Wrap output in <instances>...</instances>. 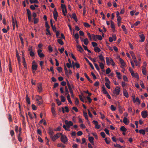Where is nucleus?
Here are the masks:
<instances>
[{"label":"nucleus","instance_id":"35","mask_svg":"<svg viewBox=\"0 0 148 148\" xmlns=\"http://www.w3.org/2000/svg\"><path fill=\"white\" fill-rule=\"evenodd\" d=\"M94 51L96 52H99L101 51V50L99 47H96L94 48Z\"/></svg>","mask_w":148,"mask_h":148},{"label":"nucleus","instance_id":"62","mask_svg":"<svg viewBox=\"0 0 148 148\" xmlns=\"http://www.w3.org/2000/svg\"><path fill=\"white\" fill-rule=\"evenodd\" d=\"M77 136H80L82 135L83 133L81 131H79L77 132Z\"/></svg>","mask_w":148,"mask_h":148},{"label":"nucleus","instance_id":"3","mask_svg":"<svg viewBox=\"0 0 148 148\" xmlns=\"http://www.w3.org/2000/svg\"><path fill=\"white\" fill-rule=\"evenodd\" d=\"M61 8L62 9V12L64 16H66L67 13V10L66 7L65 5L62 4H61Z\"/></svg>","mask_w":148,"mask_h":148},{"label":"nucleus","instance_id":"5","mask_svg":"<svg viewBox=\"0 0 148 148\" xmlns=\"http://www.w3.org/2000/svg\"><path fill=\"white\" fill-rule=\"evenodd\" d=\"M64 123H65L66 126H67V128L68 129L70 128V127L73 125V123L71 121H68L66 120L64 121Z\"/></svg>","mask_w":148,"mask_h":148},{"label":"nucleus","instance_id":"52","mask_svg":"<svg viewBox=\"0 0 148 148\" xmlns=\"http://www.w3.org/2000/svg\"><path fill=\"white\" fill-rule=\"evenodd\" d=\"M110 83H106L105 84L107 88L108 89H110Z\"/></svg>","mask_w":148,"mask_h":148},{"label":"nucleus","instance_id":"10","mask_svg":"<svg viewBox=\"0 0 148 148\" xmlns=\"http://www.w3.org/2000/svg\"><path fill=\"white\" fill-rule=\"evenodd\" d=\"M133 101L134 103H135L136 102L138 103V104H140V101L139 100L138 98H135V96H133Z\"/></svg>","mask_w":148,"mask_h":148},{"label":"nucleus","instance_id":"4","mask_svg":"<svg viewBox=\"0 0 148 148\" xmlns=\"http://www.w3.org/2000/svg\"><path fill=\"white\" fill-rule=\"evenodd\" d=\"M60 134L57 133L54 136H53V135H51L50 136V138L51 139H52V141L54 142L57 139L60 137Z\"/></svg>","mask_w":148,"mask_h":148},{"label":"nucleus","instance_id":"44","mask_svg":"<svg viewBox=\"0 0 148 148\" xmlns=\"http://www.w3.org/2000/svg\"><path fill=\"white\" fill-rule=\"evenodd\" d=\"M83 24L84 26L87 28L89 27L90 26L89 24L86 23H84Z\"/></svg>","mask_w":148,"mask_h":148},{"label":"nucleus","instance_id":"55","mask_svg":"<svg viewBox=\"0 0 148 148\" xmlns=\"http://www.w3.org/2000/svg\"><path fill=\"white\" fill-rule=\"evenodd\" d=\"M8 66H9V70L10 72V73H12V68H11V67L10 62Z\"/></svg>","mask_w":148,"mask_h":148},{"label":"nucleus","instance_id":"56","mask_svg":"<svg viewBox=\"0 0 148 148\" xmlns=\"http://www.w3.org/2000/svg\"><path fill=\"white\" fill-rule=\"evenodd\" d=\"M74 37H75V39H78L79 38V35L77 33H76L75 35H74Z\"/></svg>","mask_w":148,"mask_h":148},{"label":"nucleus","instance_id":"1","mask_svg":"<svg viewBox=\"0 0 148 148\" xmlns=\"http://www.w3.org/2000/svg\"><path fill=\"white\" fill-rule=\"evenodd\" d=\"M106 60L107 65L109 66L111 64L112 66H114L115 65L113 60L111 58H109L108 57H106Z\"/></svg>","mask_w":148,"mask_h":148},{"label":"nucleus","instance_id":"6","mask_svg":"<svg viewBox=\"0 0 148 148\" xmlns=\"http://www.w3.org/2000/svg\"><path fill=\"white\" fill-rule=\"evenodd\" d=\"M66 82H67V86L70 94L73 93V91L72 90V88H71V86L69 83V82L68 81V79L66 80Z\"/></svg>","mask_w":148,"mask_h":148},{"label":"nucleus","instance_id":"54","mask_svg":"<svg viewBox=\"0 0 148 148\" xmlns=\"http://www.w3.org/2000/svg\"><path fill=\"white\" fill-rule=\"evenodd\" d=\"M79 98L80 99L81 101L82 102L84 103L85 102V101H84V99L82 98V96L81 95H79Z\"/></svg>","mask_w":148,"mask_h":148},{"label":"nucleus","instance_id":"51","mask_svg":"<svg viewBox=\"0 0 148 148\" xmlns=\"http://www.w3.org/2000/svg\"><path fill=\"white\" fill-rule=\"evenodd\" d=\"M110 109L112 111H114L116 110V108L113 105H112L110 107Z\"/></svg>","mask_w":148,"mask_h":148},{"label":"nucleus","instance_id":"23","mask_svg":"<svg viewBox=\"0 0 148 148\" xmlns=\"http://www.w3.org/2000/svg\"><path fill=\"white\" fill-rule=\"evenodd\" d=\"M42 90V85L41 83L39 84L38 86V91L39 92H41Z\"/></svg>","mask_w":148,"mask_h":148},{"label":"nucleus","instance_id":"24","mask_svg":"<svg viewBox=\"0 0 148 148\" xmlns=\"http://www.w3.org/2000/svg\"><path fill=\"white\" fill-rule=\"evenodd\" d=\"M117 75L118 78L119 79H121V75L120 73L117 72V70L115 71Z\"/></svg>","mask_w":148,"mask_h":148},{"label":"nucleus","instance_id":"41","mask_svg":"<svg viewBox=\"0 0 148 148\" xmlns=\"http://www.w3.org/2000/svg\"><path fill=\"white\" fill-rule=\"evenodd\" d=\"M102 91L103 92V93L104 94L107 95L108 94V92L106 91V88H105L104 87H103L102 88Z\"/></svg>","mask_w":148,"mask_h":148},{"label":"nucleus","instance_id":"18","mask_svg":"<svg viewBox=\"0 0 148 148\" xmlns=\"http://www.w3.org/2000/svg\"><path fill=\"white\" fill-rule=\"evenodd\" d=\"M141 40L139 41L140 42H143L145 41V37L143 34H141L139 35Z\"/></svg>","mask_w":148,"mask_h":148},{"label":"nucleus","instance_id":"32","mask_svg":"<svg viewBox=\"0 0 148 148\" xmlns=\"http://www.w3.org/2000/svg\"><path fill=\"white\" fill-rule=\"evenodd\" d=\"M120 131L123 132H125L126 131V129L124 126H122L120 128Z\"/></svg>","mask_w":148,"mask_h":148},{"label":"nucleus","instance_id":"57","mask_svg":"<svg viewBox=\"0 0 148 148\" xmlns=\"http://www.w3.org/2000/svg\"><path fill=\"white\" fill-rule=\"evenodd\" d=\"M42 99V97L40 96H39L38 95L36 97V101H40Z\"/></svg>","mask_w":148,"mask_h":148},{"label":"nucleus","instance_id":"17","mask_svg":"<svg viewBox=\"0 0 148 148\" xmlns=\"http://www.w3.org/2000/svg\"><path fill=\"white\" fill-rule=\"evenodd\" d=\"M77 49L78 51L81 52H82L84 51L82 47L80 45H77Z\"/></svg>","mask_w":148,"mask_h":148},{"label":"nucleus","instance_id":"21","mask_svg":"<svg viewBox=\"0 0 148 148\" xmlns=\"http://www.w3.org/2000/svg\"><path fill=\"white\" fill-rule=\"evenodd\" d=\"M123 122L126 125H127L129 123V121H127V118L124 117L123 119Z\"/></svg>","mask_w":148,"mask_h":148},{"label":"nucleus","instance_id":"63","mask_svg":"<svg viewBox=\"0 0 148 148\" xmlns=\"http://www.w3.org/2000/svg\"><path fill=\"white\" fill-rule=\"evenodd\" d=\"M32 108L33 110H35L37 109V108L36 107V106L34 104L32 105Z\"/></svg>","mask_w":148,"mask_h":148},{"label":"nucleus","instance_id":"9","mask_svg":"<svg viewBox=\"0 0 148 148\" xmlns=\"http://www.w3.org/2000/svg\"><path fill=\"white\" fill-rule=\"evenodd\" d=\"M92 122L93 123L95 124V128L97 129H99L100 128L101 126L100 125H98V122L96 121H93Z\"/></svg>","mask_w":148,"mask_h":148},{"label":"nucleus","instance_id":"34","mask_svg":"<svg viewBox=\"0 0 148 148\" xmlns=\"http://www.w3.org/2000/svg\"><path fill=\"white\" fill-rule=\"evenodd\" d=\"M99 64V66L101 69H104V65L102 62H98Z\"/></svg>","mask_w":148,"mask_h":148},{"label":"nucleus","instance_id":"11","mask_svg":"<svg viewBox=\"0 0 148 148\" xmlns=\"http://www.w3.org/2000/svg\"><path fill=\"white\" fill-rule=\"evenodd\" d=\"M114 93L116 95H119L120 92V88L118 86L116 87V88H115L114 91Z\"/></svg>","mask_w":148,"mask_h":148},{"label":"nucleus","instance_id":"37","mask_svg":"<svg viewBox=\"0 0 148 148\" xmlns=\"http://www.w3.org/2000/svg\"><path fill=\"white\" fill-rule=\"evenodd\" d=\"M29 1L31 3H38L39 2L38 0H29Z\"/></svg>","mask_w":148,"mask_h":148},{"label":"nucleus","instance_id":"26","mask_svg":"<svg viewBox=\"0 0 148 148\" xmlns=\"http://www.w3.org/2000/svg\"><path fill=\"white\" fill-rule=\"evenodd\" d=\"M51 112L52 114L54 116H55L56 115V111H55V108L54 107H52L51 108Z\"/></svg>","mask_w":148,"mask_h":148},{"label":"nucleus","instance_id":"30","mask_svg":"<svg viewBox=\"0 0 148 148\" xmlns=\"http://www.w3.org/2000/svg\"><path fill=\"white\" fill-rule=\"evenodd\" d=\"M97 39H98L100 40H102V38L101 36L100 35H97L96 37V40Z\"/></svg>","mask_w":148,"mask_h":148},{"label":"nucleus","instance_id":"8","mask_svg":"<svg viewBox=\"0 0 148 148\" xmlns=\"http://www.w3.org/2000/svg\"><path fill=\"white\" fill-rule=\"evenodd\" d=\"M148 115V112L146 111H142L141 112V116L143 118H146Z\"/></svg>","mask_w":148,"mask_h":148},{"label":"nucleus","instance_id":"22","mask_svg":"<svg viewBox=\"0 0 148 148\" xmlns=\"http://www.w3.org/2000/svg\"><path fill=\"white\" fill-rule=\"evenodd\" d=\"M27 16L28 17V18H30L31 17V12L29 9H27Z\"/></svg>","mask_w":148,"mask_h":148},{"label":"nucleus","instance_id":"60","mask_svg":"<svg viewBox=\"0 0 148 148\" xmlns=\"http://www.w3.org/2000/svg\"><path fill=\"white\" fill-rule=\"evenodd\" d=\"M29 55L31 57H33L35 55V53L33 51H31L29 52Z\"/></svg>","mask_w":148,"mask_h":148},{"label":"nucleus","instance_id":"15","mask_svg":"<svg viewBox=\"0 0 148 148\" xmlns=\"http://www.w3.org/2000/svg\"><path fill=\"white\" fill-rule=\"evenodd\" d=\"M12 26H16V27L18 28L17 21L16 19H12Z\"/></svg>","mask_w":148,"mask_h":148},{"label":"nucleus","instance_id":"59","mask_svg":"<svg viewBox=\"0 0 148 148\" xmlns=\"http://www.w3.org/2000/svg\"><path fill=\"white\" fill-rule=\"evenodd\" d=\"M91 43H92V46L93 47H95L97 46V44L96 42H91Z\"/></svg>","mask_w":148,"mask_h":148},{"label":"nucleus","instance_id":"7","mask_svg":"<svg viewBox=\"0 0 148 148\" xmlns=\"http://www.w3.org/2000/svg\"><path fill=\"white\" fill-rule=\"evenodd\" d=\"M144 66L142 68V72L143 75H146V69H145V67L146 66L147 64L146 62H144Z\"/></svg>","mask_w":148,"mask_h":148},{"label":"nucleus","instance_id":"39","mask_svg":"<svg viewBox=\"0 0 148 148\" xmlns=\"http://www.w3.org/2000/svg\"><path fill=\"white\" fill-rule=\"evenodd\" d=\"M119 113L121 114H122L123 113V111H122V108L119 104Z\"/></svg>","mask_w":148,"mask_h":148},{"label":"nucleus","instance_id":"48","mask_svg":"<svg viewBox=\"0 0 148 148\" xmlns=\"http://www.w3.org/2000/svg\"><path fill=\"white\" fill-rule=\"evenodd\" d=\"M56 101L57 104H58V106H60L62 104V103H61L59 99H56Z\"/></svg>","mask_w":148,"mask_h":148},{"label":"nucleus","instance_id":"40","mask_svg":"<svg viewBox=\"0 0 148 148\" xmlns=\"http://www.w3.org/2000/svg\"><path fill=\"white\" fill-rule=\"evenodd\" d=\"M57 41L61 45H63L64 42L61 39H58L57 40Z\"/></svg>","mask_w":148,"mask_h":148},{"label":"nucleus","instance_id":"43","mask_svg":"<svg viewBox=\"0 0 148 148\" xmlns=\"http://www.w3.org/2000/svg\"><path fill=\"white\" fill-rule=\"evenodd\" d=\"M139 132L140 134H142L143 135H144L145 134V130H139Z\"/></svg>","mask_w":148,"mask_h":148},{"label":"nucleus","instance_id":"13","mask_svg":"<svg viewBox=\"0 0 148 148\" xmlns=\"http://www.w3.org/2000/svg\"><path fill=\"white\" fill-rule=\"evenodd\" d=\"M119 61L121 64V67L123 68V67H125V62L121 58H119Z\"/></svg>","mask_w":148,"mask_h":148},{"label":"nucleus","instance_id":"42","mask_svg":"<svg viewBox=\"0 0 148 148\" xmlns=\"http://www.w3.org/2000/svg\"><path fill=\"white\" fill-rule=\"evenodd\" d=\"M64 71H65V74L66 76L68 75V71L67 70V69L66 68V66L65 65V64H64Z\"/></svg>","mask_w":148,"mask_h":148},{"label":"nucleus","instance_id":"27","mask_svg":"<svg viewBox=\"0 0 148 148\" xmlns=\"http://www.w3.org/2000/svg\"><path fill=\"white\" fill-rule=\"evenodd\" d=\"M37 65L35 64H33L32 65V69L33 70H37Z\"/></svg>","mask_w":148,"mask_h":148},{"label":"nucleus","instance_id":"33","mask_svg":"<svg viewBox=\"0 0 148 148\" xmlns=\"http://www.w3.org/2000/svg\"><path fill=\"white\" fill-rule=\"evenodd\" d=\"M84 44L85 45H88L89 43L88 39L87 38H86L84 40Z\"/></svg>","mask_w":148,"mask_h":148},{"label":"nucleus","instance_id":"64","mask_svg":"<svg viewBox=\"0 0 148 148\" xmlns=\"http://www.w3.org/2000/svg\"><path fill=\"white\" fill-rule=\"evenodd\" d=\"M123 79L125 81L127 82L128 81V79L127 77H126L125 75H123Z\"/></svg>","mask_w":148,"mask_h":148},{"label":"nucleus","instance_id":"20","mask_svg":"<svg viewBox=\"0 0 148 148\" xmlns=\"http://www.w3.org/2000/svg\"><path fill=\"white\" fill-rule=\"evenodd\" d=\"M99 58L101 62H104V63H105V61L104 60V57H103L102 54H101L99 55Z\"/></svg>","mask_w":148,"mask_h":148},{"label":"nucleus","instance_id":"47","mask_svg":"<svg viewBox=\"0 0 148 148\" xmlns=\"http://www.w3.org/2000/svg\"><path fill=\"white\" fill-rule=\"evenodd\" d=\"M130 53L131 55V56H132V58H133L134 57L136 58L135 56L134 55V52H133V51H130Z\"/></svg>","mask_w":148,"mask_h":148},{"label":"nucleus","instance_id":"49","mask_svg":"<svg viewBox=\"0 0 148 148\" xmlns=\"http://www.w3.org/2000/svg\"><path fill=\"white\" fill-rule=\"evenodd\" d=\"M56 69L58 70L59 72H61L62 71V67H58L56 68Z\"/></svg>","mask_w":148,"mask_h":148},{"label":"nucleus","instance_id":"61","mask_svg":"<svg viewBox=\"0 0 148 148\" xmlns=\"http://www.w3.org/2000/svg\"><path fill=\"white\" fill-rule=\"evenodd\" d=\"M49 28L46 29L47 32L46 33V34L47 35H51V33L49 29Z\"/></svg>","mask_w":148,"mask_h":148},{"label":"nucleus","instance_id":"45","mask_svg":"<svg viewBox=\"0 0 148 148\" xmlns=\"http://www.w3.org/2000/svg\"><path fill=\"white\" fill-rule=\"evenodd\" d=\"M65 95H66L69 93V91L67 87L66 86H65Z\"/></svg>","mask_w":148,"mask_h":148},{"label":"nucleus","instance_id":"31","mask_svg":"<svg viewBox=\"0 0 148 148\" xmlns=\"http://www.w3.org/2000/svg\"><path fill=\"white\" fill-rule=\"evenodd\" d=\"M94 139V138L93 137H89L88 140L89 142L92 144H93V140Z\"/></svg>","mask_w":148,"mask_h":148},{"label":"nucleus","instance_id":"16","mask_svg":"<svg viewBox=\"0 0 148 148\" xmlns=\"http://www.w3.org/2000/svg\"><path fill=\"white\" fill-rule=\"evenodd\" d=\"M48 133L50 136H53L54 133V131L50 127H49L48 129Z\"/></svg>","mask_w":148,"mask_h":148},{"label":"nucleus","instance_id":"36","mask_svg":"<svg viewBox=\"0 0 148 148\" xmlns=\"http://www.w3.org/2000/svg\"><path fill=\"white\" fill-rule=\"evenodd\" d=\"M26 101H27L28 104H30V99L28 97L27 95H26Z\"/></svg>","mask_w":148,"mask_h":148},{"label":"nucleus","instance_id":"38","mask_svg":"<svg viewBox=\"0 0 148 148\" xmlns=\"http://www.w3.org/2000/svg\"><path fill=\"white\" fill-rule=\"evenodd\" d=\"M60 97L61 98V101L62 102H64L65 101L66 99L62 95H61L60 96Z\"/></svg>","mask_w":148,"mask_h":148},{"label":"nucleus","instance_id":"19","mask_svg":"<svg viewBox=\"0 0 148 148\" xmlns=\"http://www.w3.org/2000/svg\"><path fill=\"white\" fill-rule=\"evenodd\" d=\"M123 91L124 96H125V97L127 98H128L129 96V94H128V93L126 90L125 89H123Z\"/></svg>","mask_w":148,"mask_h":148},{"label":"nucleus","instance_id":"53","mask_svg":"<svg viewBox=\"0 0 148 148\" xmlns=\"http://www.w3.org/2000/svg\"><path fill=\"white\" fill-rule=\"evenodd\" d=\"M101 136H102L103 138H105L106 137V134H105L104 132H101L100 133Z\"/></svg>","mask_w":148,"mask_h":148},{"label":"nucleus","instance_id":"28","mask_svg":"<svg viewBox=\"0 0 148 148\" xmlns=\"http://www.w3.org/2000/svg\"><path fill=\"white\" fill-rule=\"evenodd\" d=\"M83 115L84 116L85 119L87 121H89L88 120V116L87 115V113L83 111Z\"/></svg>","mask_w":148,"mask_h":148},{"label":"nucleus","instance_id":"14","mask_svg":"<svg viewBox=\"0 0 148 148\" xmlns=\"http://www.w3.org/2000/svg\"><path fill=\"white\" fill-rule=\"evenodd\" d=\"M131 75L132 76V77L136 78L137 79L139 78L138 75L136 73H134L133 71H131Z\"/></svg>","mask_w":148,"mask_h":148},{"label":"nucleus","instance_id":"58","mask_svg":"<svg viewBox=\"0 0 148 148\" xmlns=\"http://www.w3.org/2000/svg\"><path fill=\"white\" fill-rule=\"evenodd\" d=\"M111 72V70L110 68H108L106 70V74H108L110 73Z\"/></svg>","mask_w":148,"mask_h":148},{"label":"nucleus","instance_id":"2","mask_svg":"<svg viewBox=\"0 0 148 148\" xmlns=\"http://www.w3.org/2000/svg\"><path fill=\"white\" fill-rule=\"evenodd\" d=\"M61 135L60 140L62 142L65 144L66 142L68 141L67 138L66 137V135H63L62 133H60Z\"/></svg>","mask_w":148,"mask_h":148},{"label":"nucleus","instance_id":"29","mask_svg":"<svg viewBox=\"0 0 148 148\" xmlns=\"http://www.w3.org/2000/svg\"><path fill=\"white\" fill-rule=\"evenodd\" d=\"M53 13L54 18H56L58 16V15L56 10L54 11L53 12Z\"/></svg>","mask_w":148,"mask_h":148},{"label":"nucleus","instance_id":"12","mask_svg":"<svg viewBox=\"0 0 148 148\" xmlns=\"http://www.w3.org/2000/svg\"><path fill=\"white\" fill-rule=\"evenodd\" d=\"M42 50L40 49L38 50L37 53L38 56L40 58H42L45 56V55L42 53H41Z\"/></svg>","mask_w":148,"mask_h":148},{"label":"nucleus","instance_id":"46","mask_svg":"<svg viewBox=\"0 0 148 148\" xmlns=\"http://www.w3.org/2000/svg\"><path fill=\"white\" fill-rule=\"evenodd\" d=\"M94 64L95 65V67L96 68L97 70L98 71H99L100 70V68L99 67L98 65L96 63H94Z\"/></svg>","mask_w":148,"mask_h":148},{"label":"nucleus","instance_id":"50","mask_svg":"<svg viewBox=\"0 0 148 148\" xmlns=\"http://www.w3.org/2000/svg\"><path fill=\"white\" fill-rule=\"evenodd\" d=\"M111 27L112 29H114V30L115 29V26H114V23L112 21L111 22Z\"/></svg>","mask_w":148,"mask_h":148},{"label":"nucleus","instance_id":"25","mask_svg":"<svg viewBox=\"0 0 148 148\" xmlns=\"http://www.w3.org/2000/svg\"><path fill=\"white\" fill-rule=\"evenodd\" d=\"M121 28L122 29H123V32H125V34H126L127 33V30L126 29V28L125 27V26L124 25H122Z\"/></svg>","mask_w":148,"mask_h":148}]
</instances>
